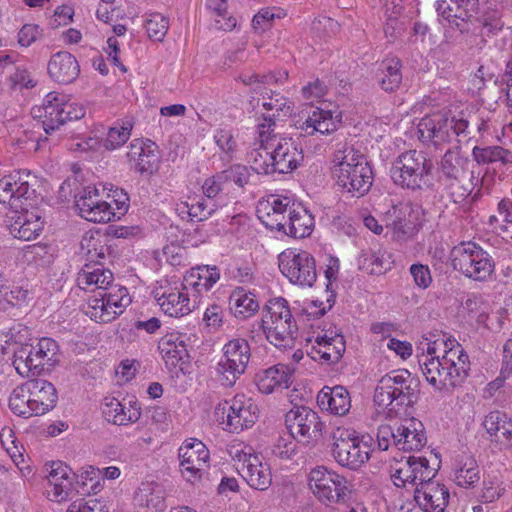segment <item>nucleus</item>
Wrapping results in <instances>:
<instances>
[{
    "label": "nucleus",
    "mask_w": 512,
    "mask_h": 512,
    "mask_svg": "<svg viewBox=\"0 0 512 512\" xmlns=\"http://www.w3.org/2000/svg\"><path fill=\"white\" fill-rule=\"evenodd\" d=\"M442 355H438L439 344L428 343L426 353L418 356L423 376L437 390L451 389L462 384L470 371V360L466 351L455 339L443 341Z\"/></svg>",
    "instance_id": "nucleus-1"
},
{
    "label": "nucleus",
    "mask_w": 512,
    "mask_h": 512,
    "mask_svg": "<svg viewBox=\"0 0 512 512\" xmlns=\"http://www.w3.org/2000/svg\"><path fill=\"white\" fill-rule=\"evenodd\" d=\"M332 174L337 185L352 197L369 192L373 171L366 157L352 145L341 144L333 156Z\"/></svg>",
    "instance_id": "nucleus-2"
},
{
    "label": "nucleus",
    "mask_w": 512,
    "mask_h": 512,
    "mask_svg": "<svg viewBox=\"0 0 512 512\" xmlns=\"http://www.w3.org/2000/svg\"><path fill=\"white\" fill-rule=\"evenodd\" d=\"M55 386L44 379H32L15 387L9 397V408L20 417L41 416L57 404Z\"/></svg>",
    "instance_id": "nucleus-3"
},
{
    "label": "nucleus",
    "mask_w": 512,
    "mask_h": 512,
    "mask_svg": "<svg viewBox=\"0 0 512 512\" xmlns=\"http://www.w3.org/2000/svg\"><path fill=\"white\" fill-rule=\"evenodd\" d=\"M431 170V161L424 152L409 150L395 158L390 176L396 186L411 192H422L433 186Z\"/></svg>",
    "instance_id": "nucleus-4"
},
{
    "label": "nucleus",
    "mask_w": 512,
    "mask_h": 512,
    "mask_svg": "<svg viewBox=\"0 0 512 512\" xmlns=\"http://www.w3.org/2000/svg\"><path fill=\"white\" fill-rule=\"evenodd\" d=\"M259 141L270 149V174H286L295 170L303 161V152L291 138L282 137L274 131V123L269 118L257 125Z\"/></svg>",
    "instance_id": "nucleus-5"
},
{
    "label": "nucleus",
    "mask_w": 512,
    "mask_h": 512,
    "mask_svg": "<svg viewBox=\"0 0 512 512\" xmlns=\"http://www.w3.org/2000/svg\"><path fill=\"white\" fill-rule=\"evenodd\" d=\"M227 453L241 477L253 489L264 491L272 484L270 465L252 446L234 440L227 446Z\"/></svg>",
    "instance_id": "nucleus-6"
},
{
    "label": "nucleus",
    "mask_w": 512,
    "mask_h": 512,
    "mask_svg": "<svg viewBox=\"0 0 512 512\" xmlns=\"http://www.w3.org/2000/svg\"><path fill=\"white\" fill-rule=\"evenodd\" d=\"M365 436H359L351 428L336 426L330 433V451L333 459L342 467L357 470L369 459L371 448Z\"/></svg>",
    "instance_id": "nucleus-7"
},
{
    "label": "nucleus",
    "mask_w": 512,
    "mask_h": 512,
    "mask_svg": "<svg viewBox=\"0 0 512 512\" xmlns=\"http://www.w3.org/2000/svg\"><path fill=\"white\" fill-rule=\"evenodd\" d=\"M261 327L266 339L275 347L293 346L298 328L288 302L284 298L268 301L262 312Z\"/></svg>",
    "instance_id": "nucleus-8"
},
{
    "label": "nucleus",
    "mask_w": 512,
    "mask_h": 512,
    "mask_svg": "<svg viewBox=\"0 0 512 512\" xmlns=\"http://www.w3.org/2000/svg\"><path fill=\"white\" fill-rule=\"evenodd\" d=\"M451 266L467 278L485 282L495 272V261L488 251L473 241H463L450 252Z\"/></svg>",
    "instance_id": "nucleus-9"
},
{
    "label": "nucleus",
    "mask_w": 512,
    "mask_h": 512,
    "mask_svg": "<svg viewBox=\"0 0 512 512\" xmlns=\"http://www.w3.org/2000/svg\"><path fill=\"white\" fill-rule=\"evenodd\" d=\"M411 382V374L406 369L394 370L384 375L375 389V405L383 409L388 417H393L401 407L411 403Z\"/></svg>",
    "instance_id": "nucleus-10"
},
{
    "label": "nucleus",
    "mask_w": 512,
    "mask_h": 512,
    "mask_svg": "<svg viewBox=\"0 0 512 512\" xmlns=\"http://www.w3.org/2000/svg\"><path fill=\"white\" fill-rule=\"evenodd\" d=\"M32 114L41 119L42 128L49 135L67 121L82 118L85 110L72 102L68 95L52 91L44 97L41 106L32 108Z\"/></svg>",
    "instance_id": "nucleus-11"
},
{
    "label": "nucleus",
    "mask_w": 512,
    "mask_h": 512,
    "mask_svg": "<svg viewBox=\"0 0 512 512\" xmlns=\"http://www.w3.org/2000/svg\"><path fill=\"white\" fill-rule=\"evenodd\" d=\"M308 485L315 498L326 506L345 503L352 492V484L345 476L325 466L311 469Z\"/></svg>",
    "instance_id": "nucleus-12"
},
{
    "label": "nucleus",
    "mask_w": 512,
    "mask_h": 512,
    "mask_svg": "<svg viewBox=\"0 0 512 512\" xmlns=\"http://www.w3.org/2000/svg\"><path fill=\"white\" fill-rule=\"evenodd\" d=\"M131 302L126 287L113 286L92 294L83 306V312L95 322L109 323L122 315Z\"/></svg>",
    "instance_id": "nucleus-13"
},
{
    "label": "nucleus",
    "mask_w": 512,
    "mask_h": 512,
    "mask_svg": "<svg viewBox=\"0 0 512 512\" xmlns=\"http://www.w3.org/2000/svg\"><path fill=\"white\" fill-rule=\"evenodd\" d=\"M279 270L293 285L312 287L317 280L316 262L311 253L288 248L278 255Z\"/></svg>",
    "instance_id": "nucleus-14"
},
{
    "label": "nucleus",
    "mask_w": 512,
    "mask_h": 512,
    "mask_svg": "<svg viewBox=\"0 0 512 512\" xmlns=\"http://www.w3.org/2000/svg\"><path fill=\"white\" fill-rule=\"evenodd\" d=\"M251 357L250 346L243 338H234L224 344L216 371L223 386L231 387L247 369Z\"/></svg>",
    "instance_id": "nucleus-15"
},
{
    "label": "nucleus",
    "mask_w": 512,
    "mask_h": 512,
    "mask_svg": "<svg viewBox=\"0 0 512 512\" xmlns=\"http://www.w3.org/2000/svg\"><path fill=\"white\" fill-rule=\"evenodd\" d=\"M258 413L257 405L244 394L221 401L215 407V415L221 417L226 430L233 433L252 427L258 419Z\"/></svg>",
    "instance_id": "nucleus-16"
},
{
    "label": "nucleus",
    "mask_w": 512,
    "mask_h": 512,
    "mask_svg": "<svg viewBox=\"0 0 512 512\" xmlns=\"http://www.w3.org/2000/svg\"><path fill=\"white\" fill-rule=\"evenodd\" d=\"M59 347L52 338H41L29 350L22 348L15 354L13 365L22 376L36 375L44 366H54L58 362Z\"/></svg>",
    "instance_id": "nucleus-17"
},
{
    "label": "nucleus",
    "mask_w": 512,
    "mask_h": 512,
    "mask_svg": "<svg viewBox=\"0 0 512 512\" xmlns=\"http://www.w3.org/2000/svg\"><path fill=\"white\" fill-rule=\"evenodd\" d=\"M437 468L430 465L422 456H408L395 460L390 466L391 479L397 487L421 486V483L434 479Z\"/></svg>",
    "instance_id": "nucleus-18"
},
{
    "label": "nucleus",
    "mask_w": 512,
    "mask_h": 512,
    "mask_svg": "<svg viewBox=\"0 0 512 512\" xmlns=\"http://www.w3.org/2000/svg\"><path fill=\"white\" fill-rule=\"evenodd\" d=\"M153 297L160 309L170 317L188 315L197 305V296L191 295L181 282L165 281L153 290Z\"/></svg>",
    "instance_id": "nucleus-19"
},
{
    "label": "nucleus",
    "mask_w": 512,
    "mask_h": 512,
    "mask_svg": "<svg viewBox=\"0 0 512 512\" xmlns=\"http://www.w3.org/2000/svg\"><path fill=\"white\" fill-rule=\"evenodd\" d=\"M178 456L183 478L192 484L200 481L210 457L205 444L198 439L190 438L180 446Z\"/></svg>",
    "instance_id": "nucleus-20"
},
{
    "label": "nucleus",
    "mask_w": 512,
    "mask_h": 512,
    "mask_svg": "<svg viewBox=\"0 0 512 512\" xmlns=\"http://www.w3.org/2000/svg\"><path fill=\"white\" fill-rule=\"evenodd\" d=\"M30 173L15 171L0 179V203L8 204L18 210L24 205L35 202V189L29 183Z\"/></svg>",
    "instance_id": "nucleus-21"
},
{
    "label": "nucleus",
    "mask_w": 512,
    "mask_h": 512,
    "mask_svg": "<svg viewBox=\"0 0 512 512\" xmlns=\"http://www.w3.org/2000/svg\"><path fill=\"white\" fill-rule=\"evenodd\" d=\"M420 207L410 202H399L385 214L386 227L398 241H406L415 232L419 223Z\"/></svg>",
    "instance_id": "nucleus-22"
},
{
    "label": "nucleus",
    "mask_w": 512,
    "mask_h": 512,
    "mask_svg": "<svg viewBox=\"0 0 512 512\" xmlns=\"http://www.w3.org/2000/svg\"><path fill=\"white\" fill-rule=\"evenodd\" d=\"M79 215L94 223L115 221V213L110 202L103 200L100 191L95 186L83 188L75 201Z\"/></svg>",
    "instance_id": "nucleus-23"
},
{
    "label": "nucleus",
    "mask_w": 512,
    "mask_h": 512,
    "mask_svg": "<svg viewBox=\"0 0 512 512\" xmlns=\"http://www.w3.org/2000/svg\"><path fill=\"white\" fill-rule=\"evenodd\" d=\"M285 422L293 437L307 442L318 439L325 426L318 414L306 406L291 409L285 416Z\"/></svg>",
    "instance_id": "nucleus-24"
},
{
    "label": "nucleus",
    "mask_w": 512,
    "mask_h": 512,
    "mask_svg": "<svg viewBox=\"0 0 512 512\" xmlns=\"http://www.w3.org/2000/svg\"><path fill=\"white\" fill-rule=\"evenodd\" d=\"M35 202L24 205L17 211L11 209V215L8 216V227L10 234L18 239L30 241L40 235L44 227V220L38 210H30Z\"/></svg>",
    "instance_id": "nucleus-25"
},
{
    "label": "nucleus",
    "mask_w": 512,
    "mask_h": 512,
    "mask_svg": "<svg viewBox=\"0 0 512 512\" xmlns=\"http://www.w3.org/2000/svg\"><path fill=\"white\" fill-rule=\"evenodd\" d=\"M295 203L287 196L271 194L258 202V219L270 230L280 231Z\"/></svg>",
    "instance_id": "nucleus-26"
},
{
    "label": "nucleus",
    "mask_w": 512,
    "mask_h": 512,
    "mask_svg": "<svg viewBox=\"0 0 512 512\" xmlns=\"http://www.w3.org/2000/svg\"><path fill=\"white\" fill-rule=\"evenodd\" d=\"M307 345V354L314 361L323 364L337 363L343 356L346 343L344 336L337 332H325L322 335H317L314 340L309 339Z\"/></svg>",
    "instance_id": "nucleus-27"
},
{
    "label": "nucleus",
    "mask_w": 512,
    "mask_h": 512,
    "mask_svg": "<svg viewBox=\"0 0 512 512\" xmlns=\"http://www.w3.org/2000/svg\"><path fill=\"white\" fill-rule=\"evenodd\" d=\"M481 427L491 445L499 450L512 449V416L500 410L490 411L483 417Z\"/></svg>",
    "instance_id": "nucleus-28"
},
{
    "label": "nucleus",
    "mask_w": 512,
    "mask_h": 512,
    "mask_svg": "<svg viewBox=\"0 0 512 512\" xmlns=\"http://www.w3.org/2000/svg\"><path fill=\"white\" fill-rule=\"evenodd\" d=\"M414 499L423 512H444L450 492L444 484L431 479L414 489Z\"/></svg>",
    "instance_id": "nucleus-29"
},
{
    "label": "nucleus",
    "mask_w": 512,
    "mask_h": 512,
    "mask_svg": "<svg viewBox=\"0 0 512 512\" xmlns=\"http://www.w3.org/2000/svg\"><path fill=\"white\" fill-rule=\"evenodd\" d=\"M342 119V113L338 108L325 109L322 107L313 108L302 122L299 123L298 129L304 135H314L320 133L322 135L331 134L336 131Z\"/></svg>",
    "instance_id": "nucleus-30"
},
{
    "label": "nucleus",
    "mask_w": 512,
    "mask_h": 512,
    "mask_svg": "<svg viewBox=\"0 0 512 512\" xmlns=\"http://www.w3.org/2000/svg\"><path fill=\"white\" fill-rule=\"evenodd\" d=\"M127 157L131 166L140 174L152 175L158 169L159 151L157 145L151 140H133Z\"/></svg>",
    "instance_id": "nucleus-31"
},
{
    "label": "nucleus",
    "mask_w": 512,
    "mask_h": 512,
    "mask_svg": "<svg viewBox=\"0 0 512 512\" xmlns=\"http://www.w3.org/2000/svg\"><path fill=\"white\" fill-rule=\"evenodd\" d=\"M448 117L443 113H433L425 116L418 124L419 138L424 143L435 147L450 143Z\"/></svg>",
    "instance_id": "nucleus-32"
},
{
    "label": "nucleus",
    "mask_w": 512,
    "mask_h": 512,
    "mask_svg": "<svg viewBox=\"0 0 512 512\" xmlns=\"http://www.w3.org/2000/svg\"><path fill=\"white\" fill-rule=\"evenodd\" d=\"M113 282V273L100 263L86 264L77 276V284L79 288L90 291L93 294L99 290H108V288L113 286H120Z\"/></svg>",
    "instance_id": "nucleus-33"
},
{
    "label": "nucleus",
    "mask_w": 512,
    "mask_h": 512,
    "mask_svg": "<svg viewBox=\"0 0 512 512\" xmlns=\"http://www.w3.org/2000/svg\"><path fill=\"white\" fill-rule=\"evenodd\" d=\"M187 340L186 334L172 332L159 341L160 354L169 369L178 367L188 359Z\"/></svg>",
    "instance_id": "nucleus-34"
},
{
    "label": "nucleus",
    "mask_w": 512,
    "mask_h": 512,
    "mask_svg": "<svg viewBox=\"0 0 512 512\" xmlns=\"http://www.w3.org/2000/svg\"><path fill=\"white\" fill-rule=\"evenodd\" d=\"M317 404L322 411L336 416H344L351 409V397L343 386H324L317 395Z\"/></svg>",
    "instance_id": "nucleus-35"
},
{
    "label": "nucleus",
    "mask_w": 512,
    "mask_h": 512,
    "mask_svg": "<svg viewBox=\"0 0 512 512\" xmlns=\"http://www.w3.org/2000/svg\"><path fill=\"white\" fill-rule=\"evenodd\" d=\"M219 207L220 203L217 200L208 199L204 195H194L176 203L175 211L182 219L201 222L208 219Z\"/></svg>",
    "instance_id": "nucleus-36"
},
{
    "label": "nucleus",
    "mask_w": 512,
    "mask_h": 512,
    "mask_svg": "<svg viewBox=\"0 0 512 512\" xmlns=\"http://www.w3.org/2000/svg\"><path fill=\"white\" fill-rule=\"evenodd\" d=\"M220 279V272L216 266H197L186 273L181 282L191 295L199 296L208 292Z\"/></svg>",
    "instance_id": "nucleus-37"
},
{
    "label": "nucleus",
    "mask_w": 512,
    "mask_h": 512,
    "mask_svg": "<svg viewBox=\"0 0 512 512\" xmlns=\"http://www.w3.org/2000/svg\"><path fill=\"white\" fill-rule=\"evenodd\" d=\"M102 413L114 425H129L139 420L141 408L136 401H129L127 405L116 398H105Z\"/></svg>",
    "instance_id": "nucleus-38"
},
{
    "label": "nucleus",
    "mask_w": 512,
    "mask_h": 512,
    "mask_svg": "<svg viewBox=\"0 0 512 512\" xmlns=\"http://www.w3.org/2000/svg\"><path fill=\"white\" fill-rule=\"evenodd\" d=\"M47 70L52 79L62 84L73 82L80 73L77 59L66 51L53 54L48 62Z\"/></svg>",
    "instance_id": "nucleus-39"
},
{
    "label": "nucleus",
    "mask_w": 512,
    "mask_h": 512,
    "mask_svg": "<svg viewBox=\"0 0 512 512\" xmlns=\"http://www.w3.org/2000/svg\"><path fill=\"white\" fill-rule=\"evenodd\" d=\"M71 469L62 462H53L47 476V496L50 500L62 502L69 496L71 490Z\"/></svg>",
    "instance_id": "nucleus-40"
},
{
    "label": "nucleus",
    "mask_w": 512,
    "mask_h": 512,
    "mask_svg": "<svg viewBox=\"0 0 512 512\" xmlns=\"http://www.w3.org/2000/svg\"><path fill=\"white\" fill-rule=\"evenodd\" d=\"M255 382L261 393L271 394L279 388L289 387L292 383V372L287 365L277 364L259 371L255 376Z\"/></svg>",
    "instance_id": "nucleus-41"
},
{
    "label": "nucleus",
    "mask_w": 512,
    "mask_h": 512,
    "mask_svg": "<svg viewBox=\"0 0 512 512\" xmlns=\"http://www.w3.org/2000/svg\"><path fill=\"white\" fill-rule=\"evenodd\" d=\"M396 448L403 451H418L427 442L422 423L415 419L405 420L396 427Z\"/></svg>",
    "instance_id": "nucleus-42"
},
{
    "label": "nucleus",
    "mask_w": 512,
    "mask_h": 512,
    "mask_svg": "<svg viewBox=\"0 0 512 512\" xmlns=\"http://www.w3.org/2000/svg\"><path fill=\"white\" fill-rule=\"evenodd\" d=\"M314 228V217L299 204L291 207L286 223L279 232H283L293 238L302 239L308 237Z\"/></svg>",
    "instance_id": "nucleus-43"
},
{
    "label": "nucleus",
    "mask_w": 512,
    "mask_h": 512,
    "mask_svg": "<svg viewBox=\"0 0 512 512\" xmlns=\"http://www.w3.org/2000/svg\"><path fill=\"white\" fill-rule=\"evenodd\" d=\"M453 481L463 488L474 487L480 480V468L470 455H460L453 463Z\"/></svg>",
    "instance_id": "nucleus-44"
},
{
    "label": "nucleus",
    "mask_w": 512,
    "mask_h": 512,
    "mask_svg": "<svg viewBox=\"0 0 512 512\" xmlns=\"http://www.w3.org/2000/svg\"><path fill=\"white\" fill-rule=\"evenodd\" d=\"M256 295L242 287L232 291L229 297V309L238 319H247L259 310Z\"/></svg>",
    "instance_id": "nucleus-45"
},
{
    "label": "nucleus",
    "mask_w": 512,
    "mask_h": 512,
    "mask_svg": "<svg viewBox=\"0 0 512 512\" xmlns=\"http://www.w3.org/2000/svg\"><path fill=\"white\" fill-rule=\"evenodd\" d=\"M261 101L262 107L267 110V114L263 115L262 122H266L269 118L273 121L274 128L277 120L290 116L294 110L293 103L280 93L268 94L265 92L262 94Z\"/></svg>",
    "instance_id": "nucleus-46"
},
{
    "label": "nucleus",
    "mask_w": 512,
    "mask_h": 512,
    "mask_svg": "<svg viewBox=\"0 0 512 512\" xmlns=\"http://www.w3.org/2000/svg\"><path fill=\"white\" fill-rule=\"evenodd\" d=\"M394 260L390 252L383 248L364 251L359 257V267L369 274H382L390 270Z\"/></svg>",
    "instance_id": "nucleus-47"
},
{
    "label": "nucleus",
    "mask_w": 512,
    "mask_h": 512,
    "mask_svg": "<svg viewBox=\"0 0 512 512\" xmlns=\"http://www.w3.org/2000/svg\"><path fill=\"white\" fill-rule=\"evenodd\" d=\"M134 501L138 506L163 510L165 507L164 489L153 482L142 483L135 492Z\"/></svg>",
    "instance_id": "nucleus-48"
},
{
    "label": "nucleus",
    "mask_w": 512,
    "mask_h": 512,
    "mask_svg": "<svg viewBox=\"0 0 512 512\" xmlns=\"http://www.w3.org/2000/svg\"><path fill=\"white\" fill-rule=\"evenodd\" d=\"M468 161L461 157L457 151L447 150L440 164V182L442 184L455 181L468 174L465 169Z\"/></svg>",
    "instance_id": "nucleus-49"
},
{
    "label": "nucleus",
    "mask_w": 512,
    "mask_h": 512,
    "mask_svg": "<svg viewBox=\"0 0 512 512\" xmlns=\"http://www.w3.org/2000/svg\"><path fill=\"white\" fill-rule=\"evenodd\" d=\"M472 156L478 164L501 163L502 165H512V152L501 146H475L472 150Z\"/></svg>",
    "instance_id": "nucleus-50"
},
{
    "label": "nucleus",
    "mask_w": 512,
    "mask_h": 512,
    "mask_svg": "<svg viewBox=\"0 0 512 512\" xmlns=\"http://www.w3.org/2000/svg\"><path fill=\"white\" fill-rule=\"evenodd\" d=\"M401 61L396 57H389L382 62V76L379 79L381 88L392 92L399 88L402 82Z\"/></svg>",
    "instance_id": "nucleus-51"
},
{
    "label": "nucleus",
    "mask_w": 512,
    "mask_h": 512,
    "mask_svg": "<svg viewBox=\"0 0 512 512\" xmlns=\"http://www.w3.org/2000/svg\"><path fill=\"white\" fill-rule=\"evenodd\" d=\"M477 183L478 177H475L473 172H470L455 181H449L443 185L453 202L460 204L464 202L468 196L471 195L474 188L477 186Z\"/></svg>",
    "instance_id": "nucleus-52"
},
{
    "label": "nucleus",
    "mask_w": 512,
    "mask_h": 512,
    "mask_svg": "<svg viewBox=\"0 0 512 512\" xmlns=\"http://www.w3.org/2000/svg\"><path fill=\"white\" fill-rule=\"evenodd\" d=\"M506 493V485L499 473H487L484 476L480 490V500L483 503H493Z\"/></svg>",
    "instance_id": "nucleus-53"
},
{
    "label": "nucleus",
    "mask_w": 512,
    "mask_h": 512,
    "mask_svg": "<svg viewBox=\"0 0 512 512\" xmlns=\"http://www.w3.org/2000/svg\"><path fill=\"white\" fill-rule=\"evenodd\" d=\"M202 190L204 196L211 200H217L220 206L224 204V197L230 193L222 172L207 178L202 185Z\"/></svg>",
    "instance_id": "nucleus-54"
},
{
    "label": "nucleus",
    "mask_w": 512,
    "mask_h": 512,
    "mask_svg": "<svg viewBox=\"0 0 512 512\" xmlns=\"http://www.w3.org/2000/svg\"><path fill=\"white\" fill-rule=\"evenodd\" d=\"M133 123L130 120H123L115 123L108 130L107 137L104 141L106 149L114 150L124 145L131 135Z\"/></svg>",
    "instance_id": "nucleus-55"
},
{
    "label": "nucleus",
    "mask_w": 512,
    "mask_h": 512,
    "mask_svg": "<svg viewBox=\"0 0 512 512\" xmlns=\"http://www.w3.org/2000/svg\"><path fill=\"white\" fill-rule=\"evenodd\" d=\"M213 138L222 153L221 158L228 162L231 161L237 151V142L233 130L227 127L218 128L215 130Z\"/></svg>",
    "instance_id": "nucleus-56"
},
{
    "label": "nucleus",
    "mask_w": 512,
    "mask_h": 512,
    "mask_svg": "<svg viewBox=\"0 0 512 512\" xmlns=\"http://www.w3.org/2000/svg\"><path fill=\"white\" fill-rule=\"evenodd\" d=\"M259 147L253 148L247 154V161L251 164V169L258 174H270V149L264 148L259 137L257 138Z\"/></svg>",
    "instance_id": "nucleus-57"
},
{
    "label": "nucleus",
    "mask_w": 512,
    "mask_h": 512,
    "mask_svg": "<svg viewBox=\"0 0 512 512\" xmlns=\"http://www.w3.org/2000/svg\"><path fill=\"white\" fill-rule=\"evenodd\" d=\"M169 20L160 13H152L146 21V31L150 39L162 41L167 34Z\"/></svg>",
    "instance_id": "nucleus-58"
},
{
    "label": "nucleus",
    "mask_w": 512,
    "mask_h": 512,
    "mask_svg": "<svg viewBox=\"0 0 512 512\" xmlns=\"http://www.w3.org/2000/svg\"><path fill=\"white\" fill-rule=\"evenodd\" d=\"M391 4L394 5V10L386 19L384 34L388 41L393 42L403 33L404 23L398 18L402 7L399 4H396V0H391Z\"/></svg>",
    "instance_id": "nucleus-59"
},
{
    "label": "nucleus",
    "mask_w": 512,
    "mask_h": 512,
    "mask_svg": "<svg viewBox=\"0 0 512 512\" xmlns=\"http://www.w3.org/2000/svg\"><path fill=\"white\" fill-rule=\"evenodd\" d=\"M221 172L223 175H225L229 191L231 190L232 183L239 188H243L248 184L251 176L250 169L247 166L241 164L232 165L228 169Z\"/></svg>",
    "instance_id": "nucleus-60"
},
{
    "label": "nucleus",
    "mask_w": 512,
    "mask_h": 512,
    "mask_svg": "<svg viewBox=\"0 0 512 512\" xmlns=\"http://www.w3.org/2000/svg\"><path fill=\"white\" fill-rule=\"evenodd\" d=\"M478 14L485 34L494 35L502 30L504 24L498 10L479 11Z\"/></svg>",
    "instance_id": "nucleus-61"
},
{
    "label": "nucleus",
    "mask_w": 512,
    "mask_h": 512,
    "mask_svg": "<svg viewBox=\"0 0 512 512\" xmlns=\"http://www.w3.org/2000/svg\"><path fill=\"white\" fill-rule=\"evenodd\" d=\"M488 82H496L495 74L489 66L480 65L477 71L470 77L469 90L473 93L480 92Z\"/></svg>",
    "instance_id": "nucleus-62"
},
{
    "label": "nucleus",
    "mask_w": 512,
    "mask_h": 512,
    "mask_svg": "<svg viewBox=\"0 0 512 512\" xmlns=\"http://www.w3.org/2000/svg\"><path fill=\"white\" fill-rule=\"evenodd\" d=\"M209 238L208 232L204 229L203 226H191L185 228L182 234V243L186 246L190 247H198L201 244L205 243Z\"/></svg>",
    "instance_id": "nucleus-63"
},
{
    "label": "nucleus",
    "mask_w": 512,
    "mask_h": 512,
    "mask_svg": "<svg viewBox=\"0 0 512 512\" xmlns=\"http://www.w3.org/2000/svg\"><path fill=\"white\" fill-rule=\"evenodd\" d=\"M67 512H108V510L96 499H79L69 505Z\"/></svg>",
    "instance_id": "nucleus-64"
}]
</instances>
